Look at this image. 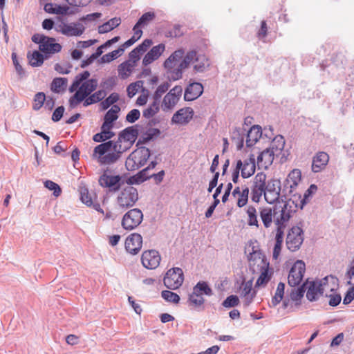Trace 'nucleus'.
<instances>
[{
    "label": "nucleus",
    "mask_w": 354,
    "mask_h": 354,
    "mask_svg": "<svg viewBox=\"0 0 354 354\" xmlns=\"http://www.w3.org/2000/svg\"><path fill=\"white\" fill-rule=\"evenodd\" d=\"M283 137H276L271 143V147L263 150L257 157V165L259 168L267 169L272 165L274 154L280 152L284 147Z\"/></svg>",
    "instance_id": "5"
},
{
    "label": "nucleus",
    "mask_w": 354,
    "mask_h": 354,
    "mask_svg": "<svg viewBox=\"0 0 354 354\" xmlns=\"http://www.w3.org/2000/svg\"><path fill=\"white\" fill-rule=\"evenodd\" d=\"M121 177L119 175H110L106 171L99 178V184L103 187L115 191L119 189Z\"/></svg>",
    "instance_id": "22"
},
{
    "label": "nucleus",
    "mask_w": 354,
    "mask_h": 354,
    "mask_svg": "<svg viewBox=\"0 0 354 354\" xmlns=\"http://www.w3.org/2000/svg\"><path fill=\"white\" fill-rule=\"evenodd\" d=\"M120 108L118 105H113L106 112L104 118V122L108 124L113 125V122L118 118V113Z\"/></svg>",
    "instance_id": "40"
},
{
    "label": "nucleus",
    "mask_w": 354,
    "mask_h": 354,
    "mask_svg": "<svg viewBox=\"0 0 354 354\" xmlns=\"http://www.w3.org/2000/svg\"><path fill=\"white\" fill-rule=\"evenodd\" d=\"M203 86L201 83L189 84L185 91L184 99L186 101H192L198 98L203 93Z\"/></svg>",
    "instance_id": "28"
},
{
    "label": "nucleus",
    "mask_w": 354,
    "mask_h": 354,
    "mask_svg": "<svg viewBox=\"0 0 354 354\" xmlns=\"http://www.w3.org/2000/svg\"><path fill=\"white\" fill-rule=\"evenodd\" d=\"M270 279L271 274L269 273L268 265H267L266 267H262L261 270V274L257 280L256 286H264L268 283Z\"/></svg>",
    "instance_id": "42"
},
{
    "label": "nucleus",
    "mask_w": 354,
    "mask_h": 354,
    "mask_svg": "<svg viewBox=\"0 0 354 354\" xmlns=\"http://www.w3.org/2000/svg\"><path fill=\"white\" fill-rule=\"evenodd\" d=\"M44 9L48 13L66 15L68 12V7L47 3L45 4Z\"/></svg>",
    "instance_id": "41"
},
{
    "label": "nucleus",
    "mask_w": 354,
    "mask_h": 354,
    "mask_svg": "<svg viewBox=\"0 0 354 354\" xmlns=\"http://www.w3.org/2000/svg\"><path fill=\"white\" fill-rule=\"evenodd\" d=\"M138 136V131L133 127H129L123 130L119 135L117 144L121 145L124 151H127L135 142Z\"/></svg>",
    "instance_id": "15"
},
{
    "label": "nucleus",
    "mask_w": 354,
    "mask_h": 354,
    "mask_svg": "<svg viewBox=\"0 0 354 354\" xmlns=\"http://www.w3.org/2000/svg\"><path fill=\"white\" fill-rule=\"evenodd\" d=\"M125 249L131 254H138L142 246V237L137 233L131 234L125 240Z\"/></svg>",
    "instance_id": "20"
},
{
    "label": "nucleus",
    "mask_w": 354,
    "mask_h": 354,
    "mask_svg": "<svg viewBox=\"0 0 354 354\" xmlns=\"http://www.w3.org/2000/svg\"><path fill=\"white\" fill-rule=\"evenodd\" d=\"M150 156L148 148L142 147L134 150L126 160L125 166L129 171H135L145 165Z\"/></svg>",
    "instance_id": "7"
},
{
    "label": "nucleus",
    "mask_w": 354,
    "mask_h": 354,
    "mask_svg": "<svg viewBox=\"0 0 354 354\" xmlns=\"http://www.w3.org/2000/svg\"><path fill=\"white\" fill-rule=\"evenodd\" d=\"M138 200V192L130 185L122 188L117 196V203L122 209L133 207Z\"/></svg>",
    "instance_id": "8"
},
{
    "label": "nucleus",
    "mask_w": 354,
    "mask_h": 354,
    "mask_svg": "<svg viewBox=\"0 0 354 354\" xmlns=\"http://www.w3.org/2000/svg\"><path fill=\"white\" fill-rule=\"evenodd\" d=\"M284 289H285V284L282 282H280L277 285V288L275 292V294L274 297L272 299V306H276L277 304H279L284 295Z\"/></svg>",
    "instance_id": "44"
},
{
    "label": "nucleus",
    "mask_w": 354,
    "mask_h": 354,
    "mask_svg": "<svg viewBox=\"0 0 354 354\" xmlns=\"http://www.w3.org/2000/svg\"><path fill=\"white\" fill-rule=\"evenodd\" d=\"M90 73L85 71L77 74L68 91L75 93L70 97L68 104L71 109L76 108L81 102H84L97 87L98 83L96 79H88Z\"/></svg>",
    "instance_id": "1"
},
{
    "label": "nucleus",
    "mask_w": 354,
    "mask_h": 354,
    "mask_svg": "<svg viewBox=\"0 0 354 354\" xmlns=\"http://www.w3.org/2000/svg\"><path fill=\"white\" fill-rule=\"evenodd\" d=\"M91 206L95 210L102 214L104 216L105 219L111 218L113 216V214L111 210L106 209V212H104L99 203H93V205Z\"/></svg>",
    "instance_id": "60"
},
{
    "label": "nucleus",
    "mask_w": 354,
    "mask_h": 354,
    "mask_svg": "<svg viewBox=\"0 0 354 354\" xmlns=\"http://www.w3.org/2000/svg\"><path fill=\"white\" fill-rule=\"evenodd\" d=\"M57 30L67 37H77L84 33L85 27L80 23L62 22L57 26Z\"/></svg>",
    "instance_id": "17"
},
{
    "label": "nucleus",
    "mask_w": 354,
    "mask_h": 354,
    "mask_svg": "<svg viewBox=\"0 0 354 354\" xmlns=\"http://www.w3.org/2000/svg\"><path fill=\"white\" fill-rule=\"evenodd\" d=\"M198 289L203 292V295H212V290L205 281H199L196 285V291L198 292Z\"/></svg>",
    "instance_id": "58"
},
{
    "label": "nucleus",
    "mask_w": 354,
    "mask_h": 354,
    "mask_svg": "<svg viewBox=\"0 0 354 354\" xmlns=\"http://www.w3.org/2000/svg\"><path fill=\"white\" fill-rule=\"evenodd\" d=\"M306 271V265L304 261L297 260L291 268L288 277V282L290 286H298L302 281Z\"/></svg>",
    "instance_id": "13"
},
{
    "label": "nucleus",
    "mask_w": 354,
    "mask_h": 354,
    "mask_svg": "<svg viewBox=\"0 0 354 354\" xmlns=\"http://www.w3.org/2000/svg\"><path fill=\"white\" fill-rule=\"evenodd\" d=\"M304 292L305 289L304 287H303V286L301 288L292 291V292L290 293L291 299L293 301L300 300L303 297Z\"/></svg>",
    "instance_id": "61"
},
{
    "label": "nucleus",
    "mask_w": 354,
    "mask_h": 354,
    "mask_svg": "<svg viewBox=\"0 0 354 354\" xmlns=\"http://www.w3.org/2000/svg\"><path fill=\"white\" fill-rule=\"evenodd\" d=\"M160 134V131L156 128H150L142 134L139 140V142L145 143Z\"/></svg>",
    "instance_id": "45"
},
{
    "label": "nucleus",
    "mask_w": 354,
    "mask_h": 354,
    "mask_svg": "<svg viewBox=\"0 0 354 354\" xmlns=\"http://www.w3.org/2000/svg\"><path fill=\"white\" fill-rule=\"evenodd\" d=\"M149 168H145L138 172L137 175L129 179L131 183H140L152 177V174H149Z\"/></svg>",
    "instance_id": "43"
},
{
    "label": "nucleus",
    "mask_w": 354,
    "mask_h": 354,
    "mask_svg": "<svg viewBox=\"0 0 354 354\" xmlns=\"http://www.w3.org/2000/svg\"><path fill=\"white\" fill-rule=\"evenodd\" d=\"M194 111L191 107H185L176 111L171 121L175 124H187L193 118Z\"/></svg>",
    "instance_id": "23"
},
{
    "label": "nucleus",
    "mask_w": 354,
    "mask_h": 354,
    "mask_svg": "<svg viewBox=\"0 0 354 354\" xmlns=\"http://www.w3.org/2000/svg\"><path fill=\"white\" fill-rule=\"evenodd\" d=\"M239 304V297L236 295H230L223 301L222 305L225 308H231L236 306Z\"/></svg>",
    "instance_id": "57"
},
{
    "label": "nucleus",
    "mask_w": 354,
    "mask_h": 354,
    "mask_svg": "<svg viewBox=\"0 0 354 354\" xmlns=\"http://www.w3.org/2000/svg\"><path fill=\"white\" fill-rule=\"evenodd\" d=\"M113 127V125L103 122L101 127L100 133L104 137V138H106L107 140L111 139L115 135V133L111 131Z\"/></svg>",
    "instance_id": "56"
},
{
    "label": "nucleus",
    "mask_w": 354,
    "mask_h": 354,
    "mask_svg": "<svg viewBox=\"0 0 354 354\" xmlns=\"http://www.w3.org/2000/svg\"><path fill=\"white\" fill-rule=\"evenodd\" d=\"M124 151L121 145L115 141L110 140L98 145L94 148L92 157L100 165H111L115 163Z\"/></svg>",
    "instance_id": "4"
},
{
    "label": "nucleus",
    "mask_w": 354,
    "mask_h": 354,
    "mask_svg": "<svg viewBox=\"0 0 354 354\" xmlns=\"http://www.w3.org/2000/svg\"><path fill=\"white\" fill-rule=\"evenodd\" d=\"M32 41L39 44V50L45 55L46 59L50 55L59 53L62 50V46L56 42L53 37H49L44 35L35 34L32 37Z\"/></svg>",
    "instance_id": "6"
},
{
    "label": "nucleus",
    "mask_w": 354,
    "mask_h": 354,
    "mask_svg": "<svg viewBox=\"0 0 354 354\" xmlns=\"http://www.w3.org/2000/svg\"><path fill=\"white\" fill-rule=\"evenodd\" d=\"M162 297L169 302L178 304L180 301V297L175 292L170 290H163L161 292Z\"/></svg>",
    "instance_id": "53"
},
{
    "label": "nucleus",
    "mask_w": 354,
    "mask_h": 354,
    "mask_svg": "<svg viewBox=\"0 0 354 354\" xmlns=\"http://www.w3.org/2000/svg\"><path fill=\"white\" fill-rule=\"evenodd\" d=\"M204 301L205 299L201 295L194 294L193 292L189 295V303L192 306L195 308L201 307L204 304Z\"/></svg>",
    "instance_id": "54"
},
{
    "label": "nucleus",
    "mask_w": 354,
    "mask_h": 354,
    "mask_svg": "<svg viewBox=\"0 0 354 354\" xmlns=\"http://www.w3.org/2000/svg\"><path fill=\"white\" fill-rule=\"evenodd\" d=\"M301 174L299 169H293L288 176L287 180L290 183V188L297 186L301 181Z\"/></svg>",
    "instance_id": "46"
},
{
    "label": "nucleus",
    "mask_w": 354,
    "mask_h": 354,
    "mask_svg": "<svg viewBox=\"0 0 354 354\" xmlns=\"http://www.w3.org/2000/svg\"><path fill=\"white\" fill-rule=\"evenodd\" d=\"M143 82L141 80L131 83L127 88V95L131 98L143 87Z\"/></svg>",
    "instance_id": "48"
},
{
    "label": "nucleus",
    "mask_w": 354,
    "mask_h": 354,
    "mask_svg": "<svg viewBox=\"0 0 354 354\" xmlns=\"http://www.w3.org/2000/svg\"><path fill=\"white\" fill-rule=\"evenodd\" d=\"M46 101V95L43 92L37 93L33 99L32 109L35 111L39 110Z\"/></svg>",
    "instance_id": "51"
},
{
    "label": "nucleus",
    "mask_w": 354,
    "mask_h": 354,
    "mask_svg": "<svg viewBox=\"0 0 354 354\" xmlns=\"http://www.w3.org/2000/svg\"><path fill=\"white\" fill-rule=\"evenodd\" d=\"M259 215L266 228L272 225V222L277 227H285L286 223L290 218V212L287 209V205L270 206H261L258 208Z\"/></svg>",
    "instance_id": "2"
},
{
    "label": "nucleus",
    "mask_w": 354,
    "mask_h": 354,
    "mask_svg": "<svg viewBox=\"0 0 354 354\" xmlns=\"http://www.w3.org/2000/svg\"><path fill=\"white\" fill-rule=\"evenodd\" d=\"M321 294L326 296L333 292L337 288V280L332 276H327L319 281Z\"/></svg>",
    "instance_id": "27"
},
{
    "label": "nucleus",
    "mask_w": 354,
    "mask_h": 354,
    "mask_svg": "<svg viewBox=\"0 0 354 354\" xmlns=\"http://www.w3.org/2000/svg\"><path fill=\"white\" fill-rule=\"evenodd\" d=\"M208 65V60L205 57L199 55L194 62V68L196 72H203Z\"/></svg>",
    "instance_id": "47"
},
{
    "label": "nucleus",
    "mask_w": 354,
    "mask_h": 354,
    "mask_svg": "<svg viewBox=\"0 0 354 354\" xmlns=\"http://www.w3.org/2000/svg\"><path fill=\"white\" fill-rule=\"evenodd\" d=\"M327 297L330 298L328 303L331 306H337L342 300L340 295L335 292H331L330 294L328 295Z\"/></svg>",
    "instance_id": "62"
},
{
    "label": "nucleus",
    "mask_w": 354,
    "mask_h": 354,
    "mask_svg": "<svg viewBox=\"0 0 354 354\" xmlns=\"http://www.w3.org/2000/svg\"><path fill=\"white\" fill-rule=\"evenodd\" d=\"M143 214L141 210L135 208L128 211L123 216L122 226L128 230L138 227L142 222Z\"/></svg>",
    "instance_id": "11"
},
{
    "label": "nucleus",
    "mask_w": 354,
    "mask_h": 354,
    "mask_svg": "<svg viewBox=\"0 0 354 354\" xmlns=\"http://www.w3.org/2000/svg\"><path fill=\"white\" fill-rule=\"evenodd\" d=\"M232 196L238 207H243L248 202L249 189L246 186H237L233 189Z\"/></svg>",
    "instance_id": "21"
},
{
    "label": "nucleus",
    "mask_w": 354,
    "mask_h": 354,
    "mask_svg": "<svg viewBox=\"0 0 354 354\" xmlns=\"http://www.w3.org/2000/svg\"><path fill=\"white\" fill-rule=\"evenodd\" d=\"M165 45L160 44L152 47V48L144 56L142 59V65L147 66L154 61L157 60L164 53Z\"/></svg>",
    "instance_id": "25"
},
{
    "label": "nucleus",
    "mask_w": 354,
    "mask_h": 354,
    "mask_svg": "<svg viewBox=\"0 0 354 354\" xmlns=\"http://www.w3.org/2000/svg\"><path fill=\"white\" fill-rule=\"evenodd\" d=\"M106 96V92L104 90H99L93 93H91L83 102L84 106H88L89 105L97 103L103 101L102 100Z\"/></svg>",
    "instance_id": "36"
},
{
    "label": "nucleus",
    "mask_w": 354,
    "mask_h": 354,
    "mask_svg": "<svg viewBox=\"0 0 354 354\" xmlns=\"http://www.w3.org/2000/svg\"><path fill=\"white\" fill-rule=\"evenodd\" d=\"M140 115V113L138 109H133L127 115L126 120L131 123L136 122Z\"/></svg>",
    "instance_id": "63"
},
{
    "label": "nucleus",
    "mask_w": 354,
    "mask_h": 354,
    "mask_svg": "<svg viewBox=\"0 0 354 354\" xmlns=\"http://www.w3.org/2000/svg\"><path fill=\"white\" fill-rule=\"evenodd\" d=\"M354 299V286L350 288L346 293L343 300V304L347 305L350 304Z\"/></svg>",
    "instance_id": "64"
},
{
    "label": "nucleus",
    "mask_w": 354,
    "mask_h": 354,
    "mask_svg": "<svg viewBox=\"0 0 354 354\" xmlns=\"http://www.w3.org/2000/svg\"><path fill=\"white\" fill-rule=\"evenodd\" d=\"M255 158L254 155H251L249 158L242 161L239 160L236 161V168L241 171V176L243 178H247L252 176L255 172Z\"/></svg>",
    "instance_id": "18"
},
{
    "label": "nucleus",
    "mask_w": 354,
    "mask_h": 354,
    "mask_svg": "<svg viewBox=\"0 0 354 354\" xmlns=\"http://www.w3.org/2000/svg\"><path fill=\"white\" fill-rule=\"evenodd\" d=\"M266 175L263 172L258 173L253 179L251 187V199L254 203H259L264 194L266 187Z\"/></svg>",
    "instance_id": "10"
},
{
    "label": "nucleus",
    "mask_w": 354,
    "mask_h": 354,
    "mask_svg": "<svg viewBox=\"0 0 354 354\" xmlns=\"http://www.w3.org/2000/svg\"><path fill=\"white\" fill-rule=\"evenodd\" d=\"M183 93V88L180 86H176L171 88L164 97L162 102L163 110H171L178 103Z\"/></svg>",
    "instance_id": "16"
},
{
    "label": "nucleus",
    "mask_w": 354,
    "mask_h": 354,
    "mask_svg": "<svg viewBox=\"0 0 354 354\" xmlns=\"http://www.w3.org/2000/svg\"><path fill=\"white\" fill-rule=\"evenodd\" d=\"M252 287L250 285H245L241 292V297L243 299V304L245 307H248L253 301L256 292L252 291Z\"/></svg>",
    "instance_id": "34"
},
{
    "label": "nucleus",
    "mask_w": 354,
    "mask_h": 354,
    "mask_svg": "<svg viewBox=\"0 0 354 354\" xmlns=\"http://www.w3.org/2000/svg\"><path fill=\"white\" fill-rule=\"evenodd\" d=\"M265 189L264 198L268 203L272 204L279 198L281 182L278 179L272 178L267 182Z\"/></svg>",
    "instance_id": "14"
},
{
    "label": "nucleus",
    "mask_w": 354,
    "mask_h": 354,
    "mask_svg": "<svg viewBox=\"0 0 354 354\" xmlns=\"http://www.w3.org/2000/svg\"><path fill=\"white\" fill-rule=\"evenodd\" d=\"M120 24L121 19L120 17L112 18L107 22L100 26L98 28V32L100 34L106 33L118 27Z\"/></svg>",
    "instance_id": "38"
},
{
    "label": "nucleus",
    "mask_w": 354,
    "mask_h": 354,
    "mask_svg": "<svg viewBox=\"0 0 354 354\" xmlns=\"http://www.w3.org/2000/svg\"><path fill=\"white\" fill-rule=\"evenodd\" d=\"M160 260L158 252L153 250L145 251L141 257L143 266L147 269L156 268L159 266Z\"/></svg>",
    "instance_id": "19"
},
{
    "label": "nucleus",
    "mask_w": 354,
    "mask_h": 354,
    "mask_svg": "<svg viewBox=\"0 0 354 354\" xmlns=\"http://www.w3.org/2000/svg\"><path fill=\"white\" fill-rule=\"evenodd\" d=\"M155 14L153 12H147L143 14L133 28L136 30H142L141 28L147 26L155 19Z\"/></svg>",
    "instance_id": "37"
},
{
    "label": "nucleus",
    "mask_w": 354,
    "mask_h": 354,
    "mask_svg": "<svg viewBox=\"0 0 354 354\" xmlns=\"http://www.w3.org/2000/svg\"><path fill=\"white\" fill-rule=\"evenodd\" d=\"M119 100V95L117 93H112L104 100L100 103V106L102 110L107 109L109 106H113L114 103Z\"/></svg>",
    "instance_id": "49"
},
{
    "label": "nucleus",
    "mask_w": 354,
    "mask_h": 354,
    "mask_svg": "<svg viewBox=\"0 0 354 354\" xmlns=\"http://www.w3.org/2000/svg\"><path fill=\"white\" fill-rule=\"evenodd\" d=\"M197 55L196 51H189L185 56L183 60L179 64L178 68H176V71L175 73L174 79L178 80L182 76V71L187 68L190 64H194V61H196V58H197Z\"/></svg>",
    "instance_id": "30"
},
{
    "label": "nucleus",
    "mask_w": 354,
    "mask_h": 354,
    "mask_svg": "<svg viewBox=\"0 0 354 354\" xmlns=\"http://www.w3.org/2000/svg\"><path fill=\"white\" fill-rule=\"evenodd\" d=\"M184 55V50L182 49L174 51L164 62V67L167 69L170 73L176 71L175 67L177 66L180 59Z\"/></svg>",
    "instance_id": "29"
},
{
    "label": "nucleus",
    "mask_w": 354,
    "mask_h": 354,
    "mask_svg": "<svg viewBox=\"0 0 354 354\" xmlns=\"http://www.w3.org/2000/svg\"><path fill=\"white\" fill-rule=\"evenodd\" d=\"M303 287L306 291L307 299L310 301H316L322 296L319 281H307Z\"/></svg>",
    "instance_id": "26"
},
{
    "label": "nucleus",
    "mask_w": 354,
    "mask_h": 354,
    "mask_svg": "<svg viewBox=\"0 0 354 354\" xmlns=\"http://www.w3.org/2000/svg\"><path fill=\"white\" fill-rule=\"evenodd\" d=\"M44 185L48 189L53 191V194L55 196L57 197L61 194V188L57 183L48 180L44 183Z\"/></svg>",
    "instance_id": "59"
},
{
    "label": "nucleus",
    "mask_w": 354,
    "mask_h": 354,
    "mask_svg": "<svg viewBox=\"0 0 354 354\" xmlns=\"http://www.w3.org/2000/svg\"><path fill=\"white\" fill-rule=\"evenodd\" d=\"M68 80L65 77H56L53 79L50 85V89L53 92L59 93L66 91Z\"/></svg>",
    "instance_id": "35"
},
{
    "label": "nucleus",
    "mask_w": 354,
    "mask_h": 354,
    "mask_svg": "<svg viewBox=\"0 0 354 354\" xmlns=\"http://www.w3.org/2000/svg\"><path fill=\"white\" fill-rule=\"evenodd\" d=\"M133 36L126 41L120 47L123 48V50L124 51V49L127 48H129V46L134 44L138 39H140V37L142 35V30H136L133 28Z\"/></svg>",
    "instance_id": "50"
},
{
    "label": "nucleus",
    "mask_w": 354,
    "mask_h": 354,
    "mask_svg": "<svg viewBox=\"0 0 354 354\" xmlns=\"http://www.w3.org/2000/svg\"><path fill=\"white\" fill-rule=\"evenodd\" d=\"M80 198L82 203L88 207H91V205H93V200L91 196L88 192V189L85 187H83L80 188Z\"/></svg>",
    "instance_id": "52"
},
{
    "label": "nucleus",
    "mask_w": 354,
    "mask_h": 354,
    "mask_svg": "<svg viewBox=\"0 0 354 354\" xmlns=\"http://www.w3.org/2000/svg\"><path fill=\"white\" fill-rule=\"evenodd\" d=\"M304 241L303 230L299 227H292L286 237V245L290 251L297 250Z\"/></svg>",
    "instance_id": "12"
},
{
    "label": "nucleus",
    "mask_w": 354,
    "mask_h": 354,
    "mask_svg": "<svg viewBox=\"0 0 354 354\" xmlns=\"http://www.w3.org/2000/svg\"><path fill=\"white\" fill-rule=\"evenodd\" d=\"M29 64L33 67H37L42 65L46 58L40 52L34 50L32 53H28L27 55Z\"/></svg>",
    "instance_id": "39"
},
{
    "label": "nucleus",
    "mask_w": 354,
    "mask_h": 354,
    "mask_svg": "<svg viewBox=\"0 0 354 354\" xmlns=\"http://www.w3.org/2000/svg\"><path fill=\"white\" fill-rule=\"evenodd\" d=\"M329 161V156L324 151L317 152L313 158L312 171L315 173L320 172L325 169Z\"/></svg>",
    "instance_id": "24"
},
{
    "label": "nucleus",
    "mask_w": 354,
    "mask_h": 354,
    "mask_svg": "<svg viewBox=\"0 0 354 354\" xmlns=\"http://www.w3.org/2000/svg\"><path fill=\"white\" fill-rule=\"evenodd\" d=\"M262 131L261 127L258 125L252 126L248 131L246 138V145L248 147L253 146L261 137Z\"/></svg>",
    "instance_id": "32"
},
{
    "label": "nucleus",
    "mask_w": 354,
    "mask_h": 354,
    "mask_svg": "<svg viewBox=\"0 0 354 354\" xmlns=\"http://www.w3.org/2000/svg\"><path fill=\"white\" fill-rule=\"evenodd\" d=\"M152 44L151 39H145L129 53V59L118 66V74L120 79L127 80L132 75L138 66L140 56L148 50Z\"/></svg>",
    "instance_id": "3"
},
{
    "label": "nucleus",
    "mask_w": 354,
    "mask_h": 354,
    "mask_svg": "<svg viewBox=\"0 0 354 354\" xmlns=\"http://www.w3.org/2000/svg\"><path fill=\"white\" fill-rule=\"evenodd\" d=\"M284 228L285 227H277L276 230V235H275V243L273 248V259H277L280 255L282 243L283 241V234H284Z\"/></svg>",
    "instance_id": "31"
},
{
    "label": "nucleus",
    "mask_w": 354,
    "mask_h": 354,
    "mask_svg": "<svg viewBox=\"0 0 354 354\" xmlns=\"http://www.w3.org/2000/svg\"><path fill=\"white\" fill-rule=\"evenodd\" d=\"M159 111V104L153 102L143 111V115L147 118L153 117Z\"/></svg>",
    "instance_id": "55"
},
{
    "label": "nucleus",
    "mask_w": 354,
    "mask_h": 354,
    "mask_svg": "<svg viewBox=\"0 0 354 354\" xmlns=\"http://www.w3.org/2000/svg\"><path fill=\"white\" fill-rule=\"evenodd\" d=\"M184 281L183 271L180 268L169 269L163 279L164 285L170 290H176L180 288Z\"/></svg>",
    "instance_id": "9"
},
{
    "label": "nucleus",
    "mask_w": 354,
    "mask_h": 354,
    "mask_svg": "<svg viewBox=\"0 0 354 354\" xmlns=\"http://www.w3.org/2000/svg\"><path fill=\"white\" fill-rule=\"evenodd\" d=\"M245 213L247 214V223L249 226L259 227L258 220V210L253 205H248L246 208Z\"/></svg>",
    "instance_id": "33"
}]
</instances>
